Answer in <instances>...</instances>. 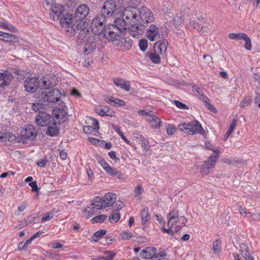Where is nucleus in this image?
Masks as SVG:
<instances>
[{
    "label": "nucleus",
    "instance_id": "obj_7",
    "mask_svg": "<svg viewBox=\"0 0 260 260\" xmlns=\"http://www.w3.org/2000/svg\"><path fill=\"white\" fill-rule=\"evenodd\" d=\"M105 17L102 15H97L89 24V31L95 35H102L104 31Z\"/></svg>",
    "mask_w": 260,
    "mask_h": 260
},
{
    "label": "nucleus",
    "instance_id": "obj_47",
    "mask_svg": "<svg viewBox=\"0 0 260 260\" xmlns=\"http://www.w3.org/2000/svg\"><path fill=\"white\" fill-rule=\"evenodd\" d=\"M106 231L105 230H101L97 232H96L93 237H92L91 240L92 241L96 242L98 241L99 239L102 236L106 234Z\"/></svg>",
    "mask_w": 260,
    "mask_h": 260
},
{
    "label": "nucleus",
    "instance_id": "obj_49",
    "mask_svg": "<svg viewBox=\"0 0 260 260\" xmlns=\"http://www.w3.org/2000/svg\"><path fill=\"white\" fill-rule=\"evenodd\" d=\"M143 188L140 186H137L134 190V196L137 199H140L142 195Z\"/></svg>",
    "mask_w": 260,
    "mask_h": 260
},
{
    "label": "nucleus",
    "instance_id": "obj_29",
    "mask_svg": "<svg viewBox=\"0 0 260 260\" xmlns=\"http://www.w3.org/2000/svg\"><path fill=\"white\" fill-rule=\"evenodd\" d=\"M147 120L150 123L152 128H159L160 125V120L158 117L154 115H148V117L147 118Z\"/></svg>",
    "mask_w": 260,
    "mask_h": 260
},
{
    "label": "nucleus",
    "instance_id": "obj_33",
    "mask_svg": "<svg viewBox=\"0 0 260 260\" xmlns=\"http://www.w3.org/2000/svg\"><path fill=\"white\" fill-rule=\"evenodd\" d=\"M131 26L129 28V32L131 35L135 38L138 37L142 33V30L140 28L141 24H129Z\"/></svg>",
    "mask_w": 260,
    "mask_h": 260
},
{
    "label": "nucleus",
    "instance_id": "obj_20",
    "mask_svg": "<svg viewBox=\"0 0 260 260\" xmlns=\"http://www.w3.org/2000/svg\"><path fill=\"white\" fill-rule=\"evenodd\" d=\"M13 79V75L7 70L0 73V86L4 87L9 85Z\"/></svg>",
    "mask_w": 260,
    "mask_h": 260
},
{
    "label": "nucleus",
    "instance_id": "obj_46",
    "mask_svg": "<svg viewBox=\"0 0 260 260\" xmlns=\"http://www.w3.org/2000/svg\"><path fill=\"white\" fill-rule=\"evenodd\" d=\"M91 207L92 206H91ZM93 209H95L93 208L92 207H88L83 209V215L87 218L91 217L93 214Z\"/></svg>",
    "mask_w": 260,
    "mask_h": 260
},
{
    "label": "nucleus",
    "instance_id": "obj_17",
    "mask_svg": "<svg viewBox=\"0 0 260 260\" xmlns=\"http://www.w3.org/2000/svg\"><path fill=\"white\" fill-rule=\"evenodd\" d=\"M50 115L44 112H40L36 117V122L40 126H44L51 122Z\"/></svg>",
    "mask_w": 260,
    "mask_h": 260
},
{
    "label": "nucleus",
    "instance_id": "obj_62",
    "mask_svg": "<svg viewBox=\"0 0 260 260\" xmlns=\"http://www.w3.org/2000/svg\"><path fill=\"white\" fill-rule=\"evenodd\" d=\"M44 104L42 102H39L38 103H34L32 106V109L34 110L37 111L40 110V108Z\"/></svg>",
    "mask_w": 260,
    "mask_h": 260
},
{
    "label": "nucleus",
    "instance_id": "obj_13",
    "mask_svg": "<svg viewBox=\"0 0 260 260\" xmlns=\"http://www.w3.org/2000/svg\"><path fill=\"white\" fill-rule=\"evenodd\" d=\"M24 85L27 92L33 93L39 87H40V81L36 77L27 78L24 81Z\"/></svg>",
    "mask_w": 260,
    "mask_h": 260
},
{
    "label": "nucleus",
    "instance_id": "obj_32",
    "mask_svg": "<svg viewBox=\"0 0 260 260\" xmlns=\"http://www.w3.org/2000/svg\"><path fill=\"white\" fill-rule=\"evenodd\" d=\"M0 40L10 42H17L18 41V38L11 34L3 32L0 31Z\"/></svg>",
    "mask_w": 260,
    "mask_h": 260
},
{
    "label": "nucleus",
    "instance_id": "obj_5",
    "mask_svg": "<svg viewBox=\"0 0 260 260\" xmlns=\"http://www.w3.org/2000/svg\"><path fill=\"white\" fill-rule=\"evenodd\" d=\"M73 16L70 13L62 15L59 20L60 24L70 35H74L78 27L76 23L72 24Z\"/></svg>",
    "mask_w": 260,
    "mask_h": 260
},
{
    "label": "nucleus",
    "instance_id": "obj_52",
    "mask_svg": "<svg viewBox=\"0 0 260 260\" xmlns=\"http://www.w3.org/2000/svg\"><path fill=\"white\" fill-rule=\"evenodd\" d=\"M251 103V99L249 98H245L240 102L239 106L241 108H244L248 106Z\"/></svg>",
    "mask_w": 260,
    "mask_h": 260
},
{
    "label": "nucleus",
    "instance_id": "obj_1",
    "mask_svg": "<svg viewBox=\"0 0 260 260\" xmlns=\"http://www.w3.org/2000/svg\"><path fill=\"white\" fill-rule=\"evenodd\" d=\"M124 16L128 22L137 24H144L152 22L154 15L152 11L146 7L138 9L131 6L124 10Z\"/></svg>",
    "mask_w": 260,
    "mask_h": 260
},
{
    "label": "nucleus",
    "instance_id": "obj_2",
    "mask_svg": "<svg viewBox=\"0 0 260 260\" xmlns=\"http://www.w3.org/2000/svg\"><path fill=\"white\" fill-rule=\"evenodd\" d=\"M89 14V9L86 5H81L75 14L76 23L82 34L86 35L89 32V23L86 17Z\"/></svg>",
    "mask_w": 260,
    "mask_h": 260
},
{
    "label": "nucleus",
    "instance_id": "obj_30",
    "mask_svg": "<svg viewBox=\"0 0 260 260\" xmlns=\"http://www.w3.org/2000/svg\"><path fill=\"white\" fill-rule=\"evenodd\" d=\"M116 255L113 251H106L103 252V255L92 258V260H113Z\"/></svg>",
    "mask_w": 260,
    "mask_h": 260
},
{
    "label": "nucleus",
    "instance_id": "obj_53",
    "mask_svg": "<svg viewBox=\"0 0 260 260\" xmlns=\"http://www.w3.org/2000/svg\"><path fill=\"white\" fill-rule=\"evenodd\" d=\"M155 219L158 222L159 224L161 226V229L165 227V221L161 215L156 214L155 215Z\"/></svg>",
    "mask_w": 260,
    "mask_h": 260
},
{
    "label": "nucleus",
    "instance_id": "obj_41",
    "mask_svg": "<svg viewBox=\"0 0 260 260\" xmlns=\"http://www.w3.org/2000/svg\"><path fill=\"white\" fill-rule=\"evenodd\" d=\"M247 34L245 33H231L229 35V38L231 40H243Z\"/></svg>",
    "mask_w": 260,
    "mask_h": 260
},
{
    "label": "nucleus",
    "instance_id": "obj_22",
    "mask_svg": "<svg viewBox=\"0 0 260 260\" xmlns=\"http://www.w3.org/2000/svg\"><path fill=\"white\" fill-rule=\"evenodd\" d=\"M168 42L165 40H162L156 42L154 45L155 52H157L159 55L164 56L167 50Z\"/></svg>",
    "mask_w": 260,
    "mask_h": 260
},
{
    "label": "nucleus",
    "instance_id": "obj_54",
    "mask_svg": "<svg viewBox=\"0 0 260 260\" xmlns=\"http://www.w3.org/2000/svg\"><path fill=\"white\" fill-rule=\"evenodd\" d=\"M115 203V207L116 208V210L114 211H118V212H119V210H120L124 206L123 202L119 200L117 201H116Z\"/></svg>",
    "mask_w": 260,
    "mask_h": 260
},
{
    "label": "nucleus",
    "instance_id": "obj_9",
    "mask_svg": "<svg viewBox=\"0 0 260 260\" xmlns=\"http://www.w3.org/2000/svg\"><path fill=\"white\" fill-rule=\"evenodd\" d=\"M52 117L54 121L58 123L64 122L68 118L67 110L65 109V104L62 103L61 108L56 107L52 112Z\"/></svg>",
    "mask_w": 260,
    "mask_h": 260
},
{
    "label": "nucleus",
    "instance_id": "obj_48",
    "mask_svg": "<svg viewBox=\"0 0 260 260\" xmlns=\"http://www.w3.org/2000/svg\"><path fill=\"white\" fill-rule=\"evenodd\" d=\"M107 218V216L104 214L98 215L91 219L92 223L102 222Z\"/></svg>",
    "mask_w": 260,
    "mask_h": 260
},
{
    "label": "nucleus",
    "instance_id": "obj_42",
    "mask_svg": "<svg viewBox=\"0 0 260 260\" xmlns=\"http://www.w3.org/2000/svg\"><path fill=\"white\" fill-rule=\"evenodd\" d=\"M161 56L162 55H159L158 53L155 52L154 50V52L151 53L149 55L150 59L151 60V61L155 63H157L160 62Z\"/></svg>",
    "mask_w": 260,
    "mask_h": 260
},
{
    "label": "nucleus",
    "instance_id": "obj_12",
    "mask_svg": "<svg viewBox=\"0 0 260 260\" xmlns=\"http://www.w3.org/2000/svg\"><path fill=\"white\" fill-rule=\"evenodd\" d=\"M57 82V78L53 74L45 75L40 81V88L48 89L55 86Z\"/></svg>",
    "mask_w": 260,
    "mask_h": 260
},
{
    "label": "nucleus",
    "instance_id": "obj_45",
    "mask_svg": "<svg viewBox=\"0 0 260 260\" xmlns=\"http://www.w3.org/2000/svg\"><path fill=\"white\" fill-rule=\"evenodd\" d=\"M133 234L129 231H122L119 235V237L121 240H127L133 237Z\"/></svg>",
    "mask_w": 260,
    "mask_h": 260
},
{
    "label": "nucleus",
    "instance_id": "obj_6",
    "mask_svg": "<svg viewBox=\"0 0 260 260\" xmlns=\"http://www.w3.org/2000/svg\"><path fill=\"white\" fill-rule=\"evenodd\" d=\"M102 34L103 37L109 42H116L123 36L122 33L117 31V28L114 27L113 24L105 26Z\"/></svg>",
    "mask_w": 260,
    "mask_h": 260
},
{
    "label": "nucleus",
    "instance_id": "obj_44",
    "mask_svg": "<svg viewBox=\"0 0 260 260\" xmlns=\"http://www.w3.org/2000/svg\"><path fill=\"white\" fill-rule=\"evenodd\" d=\"M85 122L87 124L86 126H99L98 121L95 119L90 117L86 118Z\"/></svg>",
    "mask_w": 260,
    "mask_h": 260
},
{
    "label": "nucleus",
    "instance_id": "obj_43",
    "mask_svg": "<svg viewBox=\"0 0 260 260\" xmlns=\"http://www.w3.org/2000/svg\"><path fill=\"white\" fill-rule=\"evenodd\" d=\"M240 253L242 254L243 258L250 255L248 251V247L247 244L245 243L241 244L240 245Z\"/></svg>",
    "mask_w": 260,
    "mask_h": 260
},
{
    "label": "nucleus",
    "instance_id": "obj_38",
    "mask_svg": "<svg viewBox=\"0 0 260 260\" xmlns=\"http://www.w3.org/2000/svg\"><path fill=\"white\" fill-rule=\"evenodd\" d=\"M99 126H84L83 127L84 132L88 134L96 135L98 133Z\"/></svg>",
    "mask_w": 260,
    "mask_h": 260
},
{
    "label": "nucleus",
    "instance_id": "obj_37",
    "mask_svg": "<svg viewBox=\"0 0 260 260\" xmlns=\"http://www.w3.org/2000/svg\"><path fill=\"white\" fill-rule=\"evenodd\" d=\"M120 218V214L118 211L113 210L109 217V221L112 223L118 222Z\"/></svg>",
    "mask_w": 260,
    "mask_h": 260
},
{
    "label": "nucleus",
    "instance_id": "obj_57",
    "mask_svg": "<svg viewBox=\"0 0 260 260\" xmlns=\"http://www.w3.org/2000/svg\"><path fill=\"white\" fill-rule=\"evenodd\" d=\"M237 119H233L232 122L230 123V127L227 131V132L230 133L231 134L233 133L237 125Z\"/></svg>",
    "mask_w": 260,
    "mask_h": 260
},
{
    "label": "nucleus",
    "instance_id": "obj_14",
    "mask_svg": "<svg viewBox=\"0 0 260 260\" xmlns=\"http://www.w3.org/2000/svg\"><path fill=\"white\" fill-rule=\"evenodd\" d=\"M115 10V1L114 0L106 1L103 6L101 15L104 17L111 16Z\"/></svg>",
    "mask_w": 260,
    "mask_h": 260
},
{
    "label": "nucleus",
    "instance_id": "obj_63",
    "mask_svg": "<svg viewBox=\"0 0 260 260\" xmlns=\"http://www.w3.org/2000/svg\"><path fill=\"white\" fill-rule=\"evenodd\" d=\"M115 112L110 108H107L105 111V116L113 117L114 116Z\"/></svg>",
    "mask_w": 260,
    "mask_h": 260
},
{
    "label": "nucleus",
    "instance_id": "obj_11",
    "mask_svg": "<svg viewBox=\"0 0 260 260\" xmlns=\"http://www.w3.org/2000/svg\"><path fill=\"white\" fill-rule=\"evenodd\" d=\"M168 229H166L165 227H163L161 230L164 233H168L170 235H173L174 232L172 230V227L174 224L176 223L178 220V211L176 209H174L170 211V212L168 214Z\"/></svg>",
    "mask_w": 260,
    "mask_h": 260
},
{
    "label": "nucleus",
    "instance_id": "obj_27",
    "mask_svg": "<svg viewBox=\"0 0 260 260\" xmlns=\"http://www.w3.org/2000/svg\"><path fill=\"white\" fill-rule=\"evenodd\" d=\"M96 45L95 41L89 39L83 47V52L85 55H88L94 51L96 48Z\"/></svg>",
    "mask_w": 260,
    "mask_h": 260
},
{
    "label": "nucleus",
    "instance_id": "obj_64",
    "mask_svg": "<svg viewBox=\"0 0 260 260\" xmlns=\"http://www.w3.org/2000/svg\"><path fill=\"white\" fill-rule=\"evenodd\" d=\"M29 185L31 187L32 191H37L38 190V187L36 181H31L29 182Z\"/></svg>",
    "mask_w": 260,
    "mask_h": 260
},
{
    "label": "nucleus",
    "instance_id": "obj_36",
    "mask_svg": "<svg viewBox=\"0 0 260 260\" xmlns=\"http://www.w3.org/2000/svg\"><path fill=\"white\" fill-rule=\"evenodd\" d=\"M141 218L142 221V224L143 225H146L147 222L150 219V214L148 212V209H144L141 213Z\"/></svg>",
    "mask_w": 260,
    "mask_h": 260
},
{
    "label": "nucleus",
    "instance_id": "obj_15",
    "mask_svg": "<svg viewBox=\"0 0 260 260\" xmlns=\"http://www.w3.org/2000/svg\"><path fill=\"white\" fill-rule=\"evenodd\" d=\"M64 8L63 6L55 4L51 6L50 17L54 20H58L63 15Z\"/></svg>",
    "mask_w": 260,
    "mask_h": 260
},
{
    "label": "nucleus",
    "instance_id": "obj_19",
    "mask_svg": "<svg viewBox=\"0 0 260 260\" xmlns=\"http://www.w3.org/2000/svg\"><path fill=\"white\" fill-rule=\"evenodd\" d=\"M159 35V27L151 24L146 31L147 38L151 42L154 41Z\"/></svg>",
    "mask_w": 260,
    "mask_h": 260
},
{
    "label": "nucleus",
    "instance_id": "obj_16",
    "mask_svg": "<svg viewBox=\"0 0 260 260\" xmlns=\"http://www.w3.org/2000/svg\"><path fill=\"white\" fill-rule=\"evenodd\" d=\"M128 20L125 18L124 16V12H123V17L122 19H117L114 21V27L117 28V31L122 32L123 34L124 31L126 29L127 25L129 24H134L128 22Z\"/></svg>",
    "mask_w": 260,
    "mask_h": 260
},
{
    "label": "nucleus",
    "instance_id": "obj_28",
    "mask_svg": "<svg viewBox=\"0 0 260 260\" xmlns=\"http://www.w3.org/2000/svg\"><path fill=\"white\" fill-rule=\"evenodd\" d=\"M114 84L121 89L128 91L131 89L130 83L122 79L116 78L114 80Z\"/></svg>",
    "mask_w": 260,
    "mask_h": 260
},
{
    "label": "nucleus",
    "instance_id": "obj_56",
    "mask_svg": "<svg viewBox=\"0 0 260 260\" xmlns=\"http://www.w3.org/2000/svg\"><path fill=\"white\" fill-rule=\"evenodd\" d=\"M176 127L172 125H169L166 129L167 133L169 135H173L176 132Z\"/></svg>",
    "mask_w": 260,
    "mask_h": 260
},
{
    "label": "nucleus",
    "instance_id": "obj_10",
    "mask_svg": "<svg viewBox=\"0 0 260 260\" xmlns=\"http://www.w3.org/2000/svg\"><path fill=\"white\" fill-rule=\"evenodd\" d=\"M218 157V154H211L202 166L201 173L205 175L209 174L214 168Z\"/></svg>",
    "mask_w": 260,
    "mask_h": 260
},
{
    "label": "nucleus",
    "instance_id": "obj_34",
    "mask_svg": "<svg viewBox=\"0 0 260 260\" xmlns=\"http://www.w3.org/2000/svg\"><path fill=\"white\" fill-rule=\"evenodd\" d=\"M49 92L50 97L53 99L52 101H51V102L55 103L60 100L61 93L58 90L53 89L49 90Z\"/></svg>",
    "mask_w": 260,
    "mask_h": 260
},
{
    "label": "nucleus",
    "instance_id": "obj_3",
    "mask_svg": "<svg viewBox=\"0 0 260 260\" xmlns=\"http://www.w3.org/2000/svg\"><path fill=\"white\" fill-rule=\"evenodd\" d=\"M116 195L114 193L109 192L103 197H95L91 201L90 206L95 210L105 209L112 207L116 202Z\"/></svg>",
    "mask_w": 260,
    "mask_h": 260
},
{
    "label": "nucleus",
    "instance_id": "obj_31",
    "mask_svg": "<svg viewBox=\"0 0 260 260\" xmlns=\"http://www.w3.org/2000/svg\"><path fill=\"white\" fill-rule=\"evenodd\" d=\"M16 140V137L15 135L9 133H0L1 142H14Z\"/></svg>",
    "mask_w": 260,
    "mask_h": 260
},
{
    "label": "nucleus",
    "instance_id": "obj_50",
    "mask_svg": "<svg viewBox=\"0 0 260 260\" xmlns=\"http://www.w3.org/2000/svg\"><path fill=\"white\" fill-rule=\"evenodd\" d=\"M139 46L140 49L142 51L146 50L148 47L147 41L145 39H141L140 40L139 43Z\"/></svg>",
    "mask_w": 260,
    "mask_h": 260
},
{
    "label": "nucleus",
    "instance_id": "obj_55",
    "mask_svg": "<svg viewBox=\"0 0 260 260\" xmlns=\"http://www.w3.org/2000/svg\"><path fill=\"white\" fill-rule=\"evenodd\" d=\"M173 22L175 25L179 26L183 22V19L181 17L176 16L174 17Z\"/></svg>",
    "mask_w": 260,
    "mask_h": 260
},
{
    "label": "nucleus",
    "instance_id": "obj_40",
    "mask_svg": "<svg viewBox=\"0 0 260 260\" xmlns=\"http://www.w3.org/2000/svg\"><path fill=\"white\" fill-rule=\"evenodd\" d=\"M205 147L206 148L212 151L213 152L212 154H215L219 155L222 150V148L220 147L214 148V146L210 142H208L205 143Z\"/></svg>",
    "mask_w": 260,
    "mask_h": 260
},
{
    "label": "nucleus",
    "instance_id": "obj_24",
    "mask_svg": "<svg viewBox=\"0 0 260 260\" xmlns=\"http://www.w3.org/2000/svg\"><path fill=\"white\" fill-rule=\"evenodd\" d=\"M98 161L103 169L110 175L114 176V174H116V170L111 167L108 162L103 158L101 157L98 158Z\"/></svg>",
    "mask_w": 260,
    "mask_h": 260
},
{
    "label": "nucleus",
    "instance_id": "obj_39",
    "mask_svg": "<svg viewBox=\"0 0 260 260\" xmlns=\"http://www.w3.org/2000/svg\"><path fill=\"white\" fill-rule=\"evenodd\" d=\"M212 249L214 254H218L219 253L221 249V241L219 239L214 241L212 244Z\"/></svg>",
    "mask_w": 260,
    "mask_h": 260
},
{
    "label": "nucleus",
    "instance_id": "obj_51",
    "mask_svg": "<svg viewBox=\"0 0 260 260\" xmlns=\"http://www.w3.org/2000/svg\"><path fill=\"white\" fill-rule=\"evenodd\" d=\"M243 40L245 41L244 47H245V49H246L247 50H251L252 45H251V40L247 35L244 37V39H243Z\"/></svg>",
    "mask_w": 260,
    "mask_h": 260
},
{
    "label": "nucleus",
    "instance_id": "obj_58",
    "mask_svg": "<svg viewBox=\"0 0 260 260\" xmlns=\"http://www.w3.org/2000/svg\"><path fill=\"white\" fill-rule=\"evenodd\" d=\"M174 103L176 106L181 109H187L188 107L184 104L178 101H174Z\"/></svg>",
    "mask_w": 260,
    "mask_h": 260
},
{
    "label": "nucleus",
    "instance_id": "obj_8",
    "mask_svg": "<svg viewBox=\"0 0 260 260\" xmlns=\"http://www.w3.org/2000/svg\"><path fill=\"white\" fill-rule=\"evenodd\" d=\"M37 136L34 127L32 125L25 126L22 130L19 139V142L22 143H27L32 141Z\"/></svg>",
    "mask_w": 260,
    "mask_h": 260
},
{
    "label": "nucleus",
    "instance_id": "obj_25",
    "mask_svg": "<svg viewBox=\"0 0 260 260\" xmlns=\"http://www.w3.org/2000/svg\"><path fill=\"white\" fill-rule=\"evenodd\" d=\"M105 101L109 104L114 107H121L125 105L124 101L113 96L106 97L105 98Z\"/></svg>",
    "mask_w": 260,
    "mask_h": 260
},
{
    "label": "nucleus",
    "instance_id": "obj_23",
    "mask_svg": "<svg viewBox=\"0 0 260 260\" xmlns=\"http://www.w3.org/2000/svg\"><path fill=\"white\" fill-rule=\"evenodd\" d=\"M156 249L153 247H147L143 249L140 253L142 258H151L156 255Z\"/></svg>",
    "mask_w": 260,
    "mask_h": 260
},
{
    "label": "nucleus",
    "instance_id": "obj_35",
    "mask_svg": "<svg viewBox=\"0 0 260 260\" xmlns=\"http://www.w3.org/2000/svg\"><path fill=\"white\" fill-rule=\"evenodd\" d=\"M49 95V90L42 91L38 98L39 102H42L44 104L45 102H51V101H52L53 99H51Z\"/></svg>",
    "mask_w": 260,
    "mask_h": 260
},
{
    "label": "nucleus",
    "instance_id": "obj_61",
    "mask_svg": "<svg viewBox=\"0 0 260 260\" xmlns=\"http://www.w3.org/2000/svg\"><path fill=\"white\" fill-rule=\"evenodd\" d=\"M95 111L96 113L102 116H105L106 109H102L101 107H97L95 108Z\"/></svg>",
    "mask_w": 260,
    "mask_h": 260
},
{
    "label": "nucleus",
    "instance_id": "obj_18",
    "mask_svg": "<svg viewBox=\"0 0 260 260\" xmlns=\"http://www.w3.org/2000/svg\"><path fill=\"white\" fill-rule=\"evenodd\" d=\"M116 45L122 51L129 50L132 47V42L130 39L120 37L117 41Z\"/></svg>",
    "mask_w": 260,
    "mask_h": 260
},
{
    "label": "nucleus",
    "instance_id": "obj_21",
    "mask_svg": "<svg viewBox=\"0 0 260 260\" xmlns=\"http://www.w3.org/2000/svg\"><path fill=\"white\" fill-rule=\"evenodd\" d=\"M46 131V134L51 137L58 136L60 128V123L53 121L52 123L50 122L48 125Z\"/></svg>",
    "mask_w": 260,
    "mask_h": 260
},
{
    "label": "nucleus",
    "instance_id": "obj_4",
    "mask_svg": "<svg viewBox=\"0 0 260 260\" xmlns=\"http://www.w3.org/2000/svg\"><path fill=\"white\" fill-rule=\"evenodd\" d=\"M178 128L181 131L189 135H194L198 133L203 134L204 133L201 124L197 120L190 121L188 123H180L178 124Z\"/></svg>",
    "mask_w": 260,
    "mask_h": 260
},
{
    "label": "nucleus",
    "instance_id": "obj_60",
    "mask_svg": "<svg viewBox=\"0 0 260 260\" xmlns=\"http://www.w3.org/2000/svg\"><path fill=\"white\" fill-rule=\"evenodd\" d=\"M50 246L54 249H58L62 247V245L57 241H53L50 243Z\"/></svg>",
    "mask_w": 260,
    "mask_h": 260
},
{
    "label": "nucleus",
    "instance_id": "obj_26",
    "mask_svg": "<svg viewBox=\"0 0 260 260\" xmlns=\"http://www.w3.org/2000/svg\"><path fill=\"white\" fill-rule=\"evenodd\" d=\"M133 138L139 140V143L141 145L144 151L148 150L150 147L149 143L144 137L139 134H135Z\"/></svg>",
    "mask_w": 260,
    "mask_h": 260
},
{
    "label": "nucleus",
    "instance_id": "obj_59",
    "mask_svg": "<svg viewBox=\"0 0 260 260\" xmlns=\"http://www.w3.org/2000/svg\"><path fill=\"white\" fill-rule=\"evenodd\" d=\"M247 214L249 216L252 220H256L260 217V214L258 213H252L248 212Z\"/></svg>",
    "mask_w": 260,
    "mask_h": 260
}]
</instances>
